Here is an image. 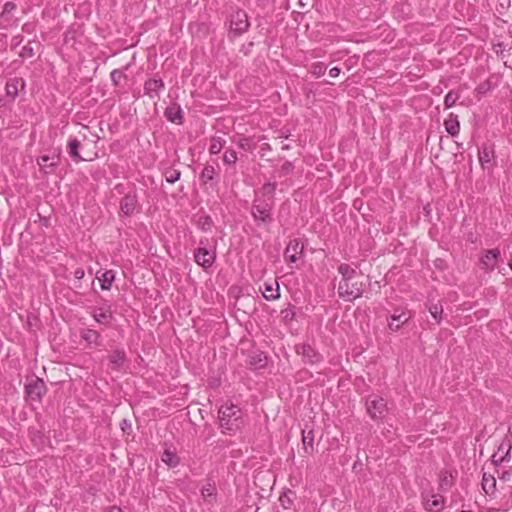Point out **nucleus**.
Instances as JSON below:
<instances>
[{"label": "nucleus", "instance_id": "1", "mask_svg": "<svg viewBox=\"0 0 512 512\" xmlns=\"http://www.w3.org/2000/svg\"><path fill=\"white\" fill-rule=\"evenodd\" d=\"M341 279L338 284V296L344 301L352 302L362 297L368 283L349 264L342 263L337 268Z\"/></svg>", "mask_w": 512, "mask_h": 512}, {"label": "nucleus", "instance_id": "2", "mask_svg": "<svg viewBox=\"0 0 512 512\" xmlns=\"http://www.w3.org/2000/svg\"><path fill=\"white\" fill-rule=\"evenodd\" d=\"M241 410L238 406L230 403L221 406L219 409V421L223 432L233 433L240 429Z\"/></svg>", "mask_w": 512, "mask_h": 512}, {"label": "nucleus", "instance_id": "3", "mask_svg": "<svg viewBox=\"0 0 512 512\" xmlns=\"http://www.w3.org/2000/svg\"><path fill=\"white\" fill-rule=\"evenodd\" d=\"M251 214L258 224H270L273 221L272 203L256 198L251 207Z\"/></svg>", "mask_w": 512, "mask_h": 512}, {"label": "nucleus", "instance_id": "4", "mask_svg": "<svg viewBox=\"0 0 512 512\" xmlns=\"http://www.w3.org/2000/svg\"><path fill=\"white\" fill-rule=\"evenodd\" d=\"M512 441L509 435H506L499 444L497 451L492 455L491 461L494 466H500L511 461Z\"/></svg>", "mask_w": 512, "mask_h": 512}, {"label": "nucleus", "instance_id": "5", "mask_svg": "<svg viewBox=\"0 0 512 512\" xmlns=\"http://www.w3.org/2000/svg\"><path fill=\"white\" fill-rule=\"evenodd\" d=\"M366 409L372 419H380L387 410L386 400L377 395H370L366 399Z\"/></svg>", "mask_w": 512, "mask_h": 512}, {"label": "nucleus", "instance_id": "6", "mask_svg": "<svg viewBox=\"0 0 512 512\" xmlns=\"http://www.w3.org/2000/svg\"><path fill=\"white\" fill-rule=\"evenodd\" d=\"M412 318V313L404 308L394 309L393 314L388 318V328L392 332L398 331Z\"/></svg>", "mask_w": 512, "mask_h": 512}, {"label": "nucleus", "instance_id": "7", "mask_svg": "<svg viewBox=\"0 0 512 512\" xmlns=\"http://www.w3.org/2000/svg\"><path fill=\"white\" fill-rule=\"evenodd\" d=\"M304 251V244L301 242L300 239H292L289 241L285 251H284V257L286 261L295 263L300 256L303 255Z\"/></svg>", "mask_w": 512, "mask_h": 512}, {"label": "nucleus", "instance_id": "8", "mask_svg": "<svg viewBox=\"0 0 512 512\" xmlns=\"http://www.w3.org/2000/svg\"><path fill=\"white\" fill-rule=\"evenodd\" d=\"M249 27L248 17L245 11L238 10L232 14L230 19V28L237 34L244 33Z\"/></svg>", "mask_w": 512, "mask_h": 512}, {"label": "nucleus", "instance_id": "9", "mask_svg": "<svg viewBox=\"0 0 512 512\" xmlns=\"http://www.w3.org/2000/svg\"><path fill=\"white\" fill-rule=\"evenodd\" d=\"M215 258V252L208 250L206 247H199L194 253L195 262L205 269L213 265Z\"/></svg>", "mask_w": 512, "mask_h": 512}, {"label": "nucleus", "instance_id": "10", "mask_svg": "<svg viewBox=\"0 0 512 512\" xmlns=\"http://www.w3.org/2000/svg\"><path fill=\"white\" fill-rule=\"evenodd\" d=\"M138 207V199L135 192L126 194L120 201V210L125 216L133 215Z\"/></svg>", "mask_w": 512, "mask_h": 512}, {"label": "nucleus", "instance_id": "11", "mask_svg": "<svg viewBox=\"0 0 512 512\" xmlns=\"http://www.w3.org/2000/svg\"><path fill=\"white\" fill-rule=\"evenodd\" d=\"M499 258L500 250L498 248L486 250L480 258L482 268L486 271L494 270Z\"/></svg>", "mask_w": 512, "mask_h": 512}, {"label": "nucleus", "instance_id": "12", "mask_svg": "<svg viewBox=\"0 0 512 512\" xmlns=\"http://www.w3.org/2000/svg\"><path fill=\"white\" fill-rule=\"evenodd\" d=\"M24 87L25 81L22 78L13 77L8 79L5 85L6 97L9 98V101L13 102L19 93V89Z\"/></svg>", "mask_w": 512, "mask_h": 512}, {"label": "nucleus", "instance_id": "13", "mask_svg": "<svg viewBox=\"0 0 512 512\" xmlns=\"http://www.w3.org/2000/svg\"><path fill=\"white\" fill-rule=\"evenodd\" d=\"M46 391L45 383L42 379L36 378L26 385V393L33 400H41Z\"/></svg>", "mask_w": 512, "mask_h": 512}, {"label": "nucleus", "instance_id": "14", "mask_svg": "<svg viewBox=\"0 0 512 512\" xmlns=\"http://www.w3.org/2000/svg\"><path fill=\"white\" fill-rule=\"evenodd\" d=\"M92 317L96 322L108 325L112 319V311L109 305L95 307L92 311Z\"/></svg>", "mask_w": 512, "mask_h": 512}, {"label": "nucleus", "instance_id": "15", "mask_svg": "<svg viewBox=\"0 0 512 512\" xmlns=\"http://www.w3.org/2000/svg\"><path fill=\"white\" fill-rule=\"evenodd\" d=\"M163 89H164V82L160 78L149 79L144 84L145 94L149 95L151 98L158 97L159 92Z\"/></svg>", "mask_w": 512, "mask_h": 512}, {"label": "nucleus", "instance_id": "16", "mask_svg": "<svg viewBox=\"0 0 512 512\" xmlns=\"http://www.w3.org/2000/svg\"><path fill=\"white\" fill-rule=\"evenodd\" d=\"M494 158V149L490 145H483L479 150V161L484 168L492 166V160Z\"/></svg>", "mask_w": 512, "mask_h": 512}, {"label": "nucleus", "instance_id": "17", "mask_svg": "<svg viewBox=\"0 0 512 512\" xmlns=\"http://www.w3.org/2000/svg\"><path fill=\"white\" fill-rule=\"evenodd\" d=\"M125 359L126 353L124 350L116 349L112 351L111 354L109 355V364L111 369L119 370L123 366Z\"/></svg>", "mask_w": 512, "mask_h": 512}, {"label": "nucleus", "instance_id": "18", "mask_svg": "<svg viewBox=\"0 0 512 512\" xmlns=\"http://www.w3.org/2000/svg\"><path fill=\"white\" fill-rule=\"evenodd\" d=\"M444 126L446 131L451 136H456L460 132V123L458 121L457 115H454L453 113H450L448 118L444 121Z\"/></svg>", "mask_w": 512, "mask_h": 512}, {"label": "nucleus", "instance_id": "19", "mask_svg": "<svg viewBox=\"0 0 512 512\" xmlns=\"http://www.w3.org/2000/svg\"><path fill=\"white\" fill-rule=\"evenodd\" d=\"M302 444L305 454L310 455L314 450V433L313 430H302Z\"/></svg>", "mask_w": 512, "mask_h": 512}, {"label": "nucleus", "instance_id": "20", "mask_svg": "<svg viewBox=\"0 0 512 512\" xmlns=\"http://www.w3.org/2000/svg\"><path fill=\"white\" fill-rule=\"evenodd\" d=\"M263 297L266 300H276L280 297L279 284L277 281L274 283H264Z\"/></svg>", "mask_w": 512, "mask_h": 512}, {"label": "nucleus", "instance_id": "21", "mask_svg": "<svg viewBox=\"0 0 512 512\" xmlns=\"http://www.w3.org/2000/svg\"><path fill=\"white\" fill-rule=\"evenodd\" d=\"M80 141L77 138H70L68 142V154L76 163L83 161L84 158L79 154Z\"/></svg>", "mask_w": 512, "mask_h": 512}, {"label": "nucleus", "instance_id": "22", "mask_svg": "<svg viewBox=\"0 0 512 512\" xmlns=\"http://www.w3.org/2000/svg\"><path fill=\"white\" fill-rule=\"evenodd\" d=\"M161 460L169 467H176L179 464V457L175 449L166 448L162 453Z\"/></svg>", "mask_w": 512, "mask_h": 512}, {"label": "nucleus", "instance_id": "23", "mask_svg": "<svg viewBox=\"0 0 512 512\" xmlns=\"http://www.w3.org/2000/svg\"><path fill=\"white\" fill-rule=\"evenodd\" d=\"M165 116L170 122L178 123V124L182 122V118H183L182 110H181L180 106H176V105L166 108Z\"/></svg>", "mask_w": 512, "mask_h": 512}, {"label": "nucleus", "instance_id": "24", "mask_svg": "<svg viewBox=\"0 0 512 512\" xmlns=\"http://www.w3.org/2000/svg\"><path fill=\"white\" fill-rule=\"evenodd\" d=\"M302 355L309 363H316L320 360V355L309 345L302 346Z\"/></svg>", "mask_w": 512, "mask_h": 512}, {"label": "nucleus", "instance_id": "25", "mask_svg": "<svg viewBox=\"0 0 512 512\" xmlns=\"http://www.w3.org/2000/svg\"><path fill=\"white\" fill-rule=\"evenodd\" d=\"M114 279H115V272L113 270L105 271L99 278V280L101 282V289L109 290L112 286Z\"/></svg>", "mask_w": 512, "mask_h": 512}, {"label": "nucleus", "instance_id": "26", "mask_svg": "<svg viewBox=\"0 0 512 512\" xmlns=\"http://www.w3.org/2000/svg\"><path fill=\"white\" fill-rule=\"evenodd\" d=\"M81 338L84 339L89 344L98 345V340L100 338V334L93 329H84L80 334Z\"/></svg>", "mask_w": 512, "mask_h": 512}, {"label": "nucleus", "instance_id": "27", "mask_svg": "<svg viewBox=\"0 0 512 512\" xmlns=\"http://www.w3.org/2000/svg\"><path fill=\"white\" fill-rule=\"evenodd\" d=\"M37 162L42 169H45L46 167H56L59 162V156L50 157L48 155H43L37 160Z\"/></svg>", "mask_w": 512, "mask_h": 512}, {"label": "nucleus", "instance_id": "28", "mask_svg": "<svg viewBox=\"0 0 512 512\" xmlns=\"http://www.w3.org/2000/svg\"><path fill=\"white\" fill-rule=\"evenodd\" d=\"M225 145V140L221 137H212L209 147V153L212 155L220 153Z\"/></svg>", "mask_w": 512, "mask_h": 512}, {"label": "nucleus", "instance_id": "29", "mask_svg": "<svg viewBox=\"0 0 512 512\" xmlns=\"http://www.w3.org/2000/svg\"><path fill=\"white\" fill-rule=\"evenodd\" d=\"M249 363L255 368H262L266 365V357L262 352L255 353L250 356Z\"/></svg>", "mask_w": 512, "mask_h": 512}, {"label": "nucleus", "instance_id": "30", "mask_svg": "<svg viewBox=\"0 0 512 512\" xmlns=\"http://www.w3.org/2000/svg\"><path fill=\"white\" fill-rule=\"evenodd\" d=\"M460 98V93L454 90L449 91L444 98V107L449 109L455 105L457 100Z\"/></svg>", "mask_w": 512, "mask_h": 512}, {"label": "nucleus", "instance_id": "31", "mask_svg": "<svg viewBox=\"0 0 512 512\" xmlns=\"http://www.w3.org/2000/svg\"><path fill=\"white\" fill-rule=\"evenodd\" d=\"M496 486V480L494 476L487 475L486 473L483 474L482 478V487L486 493H489L490 491H493Z\"/></svg>", "mask_w": 512, "mask_h": 512}, {"label": "nucleus", "instance_id": "32", "mask_svg": "<svg viewBox=\"0 0 512 512\" xmlns=\"http://www.w3.org/2000/svg\"><path fill=\"white\" fill-rule=\"evenodd\" d=\"M215 175V168L211 165H206L201 172L200 178L204 183H208L209 181L213 180Z\"/></svg>", "mask_w": 512, "mask_h": 512}, {"label": "nucleus", "instance_id": "33", "mask_svg": "<svg viewBox=\"0 0 512 512\" xmlns=\"http://www.w3.org/2000/svg\"><path fill=\"white\" fill-rule=\"evenodd\" d=\"M442 505L443 498L440 495H432L431 498L426 501V508L429 510L440 508Z\"/></svg>", "mask_w": 512, "mask_h": 512}, {"label": "nucleus", "instance_id": "34", "mask_svg": "<svg viewBox=\"0 0 512 512\" xmlns=\"http://www.w3.org/2000/svg\"><path fill=\"white\" fill-rule=\"evenodd\" d=\"M326 65L322 62H316L311 65L310 71L316 78L323 76L326 72Z\"/></svg>", "mask_w": 512, "mask_h": 512}, {"label": "nucleus", "instance_id": "35", "mask_svg": "<svg viewBox=\"0 0 512 512\" xmlns=\"http://www.w3.org/2000/svg\"><path fill=\"white\" fill-rule=\"evenodd\" d=\"M238 159L237 152L233 149H227L223 155V161L227 165L236 164Z\"/></svg>", "mask_w": 512, "mask_h": 512}, {"label": "nucleus", "instance_id": "36", "mask_svg": "<svg viewBox=\"0 0 512 512\" xmlns=\"http://www.w3.org/2000/svg\"><path fill=\"white\" fill-rule=\"evenodd\" d=\"M203 498L208 499L216 495V487L212 483L205 484L201 489Z\"/></svg>", "mask_w": 512, "mask_h": 512}, {"label": "nucleus", "instance_id": "37", "mask_svg": "<svg viewBox=\"0 0 512 512\" xmlns=\"http://www.w3.org/2000/svg\"><path fill=\"white\" fill-rule=\"evenodd\" d=\"M181 172L179 170L170 169L165 172V179L168 183H175L180 179Z\"/></svg>", "mask_w": 512, "mask_h": 512}, {"label": "nucleus", "instance_id": "38", "mask_svg": "<svg viewBox=\"0 0 512 512\" xmlns=\"http://www.w3.org/2000/svg\"><path fill=\"white\" fill-rule=\"evenodd\" d=\"M429 312L432 315V317L437 321L440 322L442 318L443 308L441 305L433 304L429 307Z\"/></svg>", "mask_w": 512, "mask_h": 512}, {"label": "nucleus", "instance_id": "39", "mask_svg": "<svg viewBox=\"0 0 512 512\" xmlns=\"http://www.w3.org/2000/svg\"><path fill=\"white\" fill-rule=\"evenodd\" d=\"M125 77H126L125 74L121 70H118V69H115L110 73V79L114 85H119L121 80Z\"/></svg>", "mask_w": 512, "mask_h": 512}, {"label": "nucleus", "instance_id": "40", "mask_svg": "<svg viewBox=\"0 0 512 512\" xmlns=\"http://www.w3.org/2000/svg\"><path fill=\"white\" fill-rule=\"evenodd\" d=\"M237 145L243 150H251V144L248 138H240L239 141L237 142Z\"/></svg>", "mask_w": 512, "mask_h": 512}, {"label": "nucleus", "instance_id": "41", "mask_svg": "<svg viewBox=\"0 0 512 512\" xmlns=\"http://www.w3.org/2000/svg\"><path fill=\"white\" fill-rule=\"evenodd\" d=\"M33 55H34V51L30 45L24 46L20 52V56L23 58L32 57Z\"/></svg>", "mask_w": 512, "mask_h": 512}, {"label": "nucleus", "instance_id": "42", "mask_svg": "<svg viewBox=\"0 0 512 512\" xmlns=\"http://www.w3.org/2000/svg\"><path fill=\"white\" fill-rule=\"evenodd\" d=\"M276 189L275 183H266L263 185L262 190L266 194H273Z\"/></svg>", "mask_w": 512, "mask_h": 512}, {"label": "nucleus", "instance_id": "43", "mask_svg": "<svg viewBox=\"0 0 512 512\" xmlns=\"http://www.w3.org/2000/svg\"><path fill=\"white\" fill-rule=\"evenodd\" d=\"M15 8L16 5L13 2H6L2 10V15L11 13Z\"/></svg>", "mask_w": 512, "mask_h": 512}, {"label": "nucleus", "instance_id": "44", "mask_svg": "<svg viewBox=\"0 0 512 512\" xmlns=\"http://www.w3.org/2000/svg\"><path fill=\"white\" fill-rule=\"evenodd\" d=\"M280 502L282 504V506L285 508V509H288L292 503V501L290 500V498L287 496V493L283 494L281 497H280Z\"/></svg>", "mask_w": 512, "mask_h": 512}, {"label": "nucleus", "instance_id": "45", "mask_svg": "<svg viewBox=\"0 0 512 512\" xmlns=\"http://www.w3.org/2000/svg\"><path fill=\"white\" fill-rule=\"evenodd\" d=\"M500 480L512 481V470L503 471L501 474L498 473Z\"/></svg>", "mask_w": 512, "mask_h": 512}, {"label": "nucleus", "instance_id": "46", "mask_svg": "<svg viewBox=\"0 0 512 512\" xmlns=\"http://www.w3.org/2000/svg\"><path fill=\"white\" fill-rule=\"evenodd\" d=\"M282 315L285 320L292 319L295 315L294 310L292 308H286L282 310Z\"/></svg>", "mask_w": 512, "mask_h": 512}, {"label": "nucleus", "instance_id": "47", "mask_svg": "<svg viewBox=\"0 0 512 512\" xmlns=\"http://www.w3.org/2000/svg\"><path fill=\"white\" fill-rule=\"evenodd\" d=\"M85 275V272L82 268H77L75 271H74V277L78 280L82 279Z\"/></svg>", "mask_w": 512, "mask_h": 512}, {"label": "nucleus", "instance_id": "48", "mask_svg": "<svg viewBox=\"0 0 512 512\" xmlns=\"http://www.w3.org/2000/svg\"><path fill=\"white\" fill-rule=\"evenodd\" d=\"M339 74H340V68H338V67H333L329 70V75L332 78L338 77Z\"/></svg>", "mask_w": 512, "mask_h": 512}, {"label": "nucleus", "instance_id": "49", "mask_svg": "<svg viewBox=\"0 0 512 512\" xmlns=\"http://www.w3.org/2000/svg\"><path fill=\"white\" fill-rule=\"evenodd\" d=\"M291 167H292L291 163L287 162V163H285V164L283 165V167H282V168H283L285 171H289V170L291 169Z\"/></svg>", "mask_w": 512, "mask_h": 512}, {"label": "nucleus", "instance_id": "50", "mask_svg": "<svg viewBox=\"0 0 512 512\" xmlns=\"http://www.w3.org/2000/svg\"><path fill=\"white\" fill-rule=\"evenodd\" d=\"M510 498H511V504L507 505V507L504 509L505 511L509 510V508L512 507V492L510 493Z\"/></svg>", "mask_w": 512, "mask_h": 512}, {"label": "nucleus", "instance_id": "51", "mask_svg": "<svg viewBox=\"0 0 512 512\" xmlns=\"http://www.w3.org/2000/svg\"><path fill=\"white\" fill-rule=\"evenodd\" d=\"M109 512H121V510L119 508L113 507L109 510Z\"/></svg>", "mask_w": 512, "mask_h": 512}, {"label": "nucleus", "instance_id": "52", "mask_svg": "<svg viewBox=\"0 0 512 512\" xmlns=\"http://www.w3.org/2000/svg\"><path fill=\"white\" fill-rule=\"evenodd\" d=\"M123 424H124V426H127V421L123 420Z\"/></svg>", "mask_w": 512, "mask_h": 512}, {"label": "nucleus", "instance_id": "53", "mask_svg": "<svg viewBox=\"0 0 512 512\" xmlns=\"http://www.w3.org/2000/svg\"><path fill=\"white\" fill-rule=\"evenodd\" d=\"M123 424H124V426H127V421L123 420Z\"/></svg>", "mask_w": 512, "mask_h": 512}]
</instances>
